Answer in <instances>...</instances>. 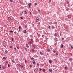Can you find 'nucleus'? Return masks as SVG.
Wrapping results in <instances>:
<instances>
[{"label": "nucleus", "mask_w": 73, "mask_h": 73, "mask_svg": "<svg viewBox=\"0 0 73 73\" xmlns=\"http://www.w3.org/2000/svg\"><path fill=\"white\" fill-rule=\"evenodd\" d=\"M33 27H34V26H35L34 24H33Z\"/></svg>", "instance_id": "nucleus-64"}, {"label": "nucleus", "mask_w": 73, "mask_h": 73, "mask_svg": "<svg viewBox=\"0 0 73 73\" xmlns=\"http://www.w3.org/2000/svg\"><path fill=\"white\" fill-rule=\"evenodd\" d=\"M26 47H27V48H28L29 47L28 45L27 44H26Z\"/></svg>", "instance_id": "nucleus-20"}, {"label": "nucleus", "mask_w": 73, "mask_h": 73, "mask_svg": "<svg viewBox=\"0 0 73 73\" xmlns=\"http://www.w3.org/2000/svg\"><path fill=\"white\" fill-rule=\"evenodd\" d=\"M3 59H4V60H5V59H6V58H5V57L4 56L3 57Z\"/></svg>", "instance_id": "nucleus-17"}, {"label": "nucleus", "mask_w": 73, "mask_h": 73, "mask_svg": "<svg viewBox=\"0 0 73 73\" xmlns=\"http://www.w3.org/2000/svg\"><path fill=\"white\" fill-rule=\"evenodd\" d=\"M8 67H9V68H10V65H9V64H8Z\"/></svg>", "instance_id": "nucleus-30"}, {"label": "nucleus", "mask_w": 73, "mask_h": 73, "mask_svg": "<svg viewBox=\"0 0 73 73\" xmlns=\"http://www.w3.org/2000/svg\"><path fill=\"white\" fill-rule=\"evenodd\" d=\"M11 39L12 40V41H13V38H11Z\"/></svg>", "instance_id": "nucleus-40"}, {"label": "nucleus", "mask_w": 73, "mask_h": 73, "mask_svg": "<svg viewBox=\"0 0 73 73\" xmlns=\"http://www.w3.org/2000/svg\"><path fill=\"white\" fill-rule=\"evenodd\" d=\"M72 58H70L69 59V61H72Z\"/></svg>", "instance_id": "nucleus-10"}, {"label": "nucleus", "mask_w": 73, "mask_h": 73, "mask_svg": "<svg viewBox=\"0 0 73 73\" xmlns=\"http://www.w3.org/2000/svg\"><path fill=\"white\" fill-rule=\"evenodd\" d=\"M31 60H35V58H31Z\"/></svg>", "instance_id": "nucleus-21"}, {"label": "nucleus", "mask_w": 73, "mask_h": 73, "mask_svg": "<svg viewBox=\"0 0 73 73\" xmlns=\"http://www.w3.org/2000/svg\"><path fill=\"white\" fill-rule=\"evenodd\" d=\"M25 15H27V11H25Z\"/></svg>", "instance_id": "nucleus-22"}, {"label": "nucleus", "mask_w": 73, "mask_h": 73, "mask_svg": "<svg viewBox=\"0 0 73 73\" xmlns=\"http://www.w3.org/2000/svg\"><path fill=\"white\" fill-rule=\"evenodd\" d=\"M14 49H15V50H16V48L15 47V48H14Z\"/></svg>", "instance_id": "nucleus-55"}, {"label": "nucleus", "mask_w": 73, "mask_h": 73, "mask_svg": "<svg viewBox=\"0 0 73 73\" xmlns=\"http://www.w3.org/2000/svg\"><path fill=\"white\" fill-rule=\"evenodd\" d=\"M40 54H41V55H42L43 54V53H42V52H40Z\"/></svg>", "instance_id": "nucleus-23"}, {"label": "nucleus", "mask_w": 73, "mask_h": 73, "mask_svg": "<svg viewBox=\"0 0 73 73\" xmlns=\"http://www.w3.org/2000/svg\"><path fill=\"white\" fill-rule=\"evenodd\" d=\"M10 33H13V31H10Z\"/></svg>", "instance_id": "nucleus-19"}, {"label": "nucleus", "mask_w": 73, "mask_h": 73, "mask_svg": "<svg viewBox=\"0 0 73 73\" xmlns=\"http://www.w3.org/2000/svg\"><path fill=\"white\" fill-rule=\"evenodd\" d=\"M12 62H15V60L13 59L12 60Z\"/></svg>", "instance_id": "nucleus-28"}, {"label": "nucleus", "mask_w": 73, "mask_h": 73, "mask_svg": "<svg viewBox=\"0 0 73 73\" xmlns=\"http://www.w3.org/2000/svg\"><path fill=\"white\" fill-rule=\"evenodd\" d=\"M25 49L26 51H27V48H25Z\"/></svg>", "instance_id": "nucleus-46"}, {"label": "nucleus", "mask_w": 73, "mask_h": 73, "mask_svg": "<svg viewBox=\"0 0 73 73\" xmlns=\"http://www.w3.org/2000/svg\"><path fill=\"white\" fill-rule=\"evenodd\" d=\"M56 56H57V55H58V53H56Z\"/></svg>", "instance_id": "nucleus-49"}, {"label": "nucleus", "mask_w": 73, "mask_h": 73, "mask_svg": "<svg viewBox=\"0 0 73 73\" xmlns=\"http://www.w3.org/2000/svg\"><path fill=\"white\" fill-rule=\"evenodd\" d=\"M42 37H44V35H43L42 36Z\"/></svg>", "instance_id": "nucleus-60"}, {"label": "nucleus", "mask_w": 73, "mask_h": 73, "mask_svg": "<svg viewBox=\"0 0 73 73\" xmlns=\"http://www.w3.org/2000/svg\"><path fill=\"white\" fill-rule=\"evenodd\" d=\"M30 15H32V13H31V12H30Z\"/></svg>", "instance_id": "nucleus-56"}, {"label": "nucleus", "mask_w": 73, "mask_h": 73, "mask_svg": "<svg viewBox=\"0 0 73 73\" xmlns=\"http://www.w3.org/2000/svg\"><path fill=\"white\" fill-rule=\"evenodd\" d=\"M48 28L49 29H50V26H48Z\"/></svg>", "instance_id": "nucleus-31"}, {"label": "nucleus", "mask_w": 73, "mask_h": 73, "mask_svg": "<svg viewBox=\"0 0 73 73\" xmlns=\"http://www.w3.org/2000/svg\"><path fill=\"white\" fill-rule=\"evenodd\" d=\"M60 46L61 48H63V45H62V44H61L60 45Z\"/></svg>", "instance_id": "nucleus-15"}, {"label": "nucleus", "mask_w": 73, "mask_h": 73, "mask_svg": "<svg viewBox=\"0 0 73 73\" xmlns=\"http://www.w3.org/2000/svg\"><path fill=\"white\" fill-rule=\"evenodd\" d=\"M54 35L55 37H56V36H57V34L56 33H55Z\"/></svg>", "instance_id": "nucleus-18"}, {"label": "nucleus", "mask_w": 73, "mask_h": 73, "mask_svg": "<svg viewBox=\"0 0 73 73\" xmlns=\"http://www.w3.org/2000/svg\"><path fill=\"white\" fill-rule=\"evenodd\" d=\"M9 20H11V18L10 17H9Z\"/></svg>", "instance_id": "nucleus-16"}, {"label": "nucleus", "mask_w": 73, "mask_h": 73, "mask_svg": "<svg viewBox=\"0 0 73 73\" xmlns=\"http://www.w3.org/2000/svg\"><path fill=\"white\" fill-rule=\"evenodd\" d=\"M47 52H50V49H49V48L47 50Z\"/></svg>", "instance_id": "nucleus-12"}, {"label": "nucleus", "mask_w": 73, "mask_h": 73, "mask_svg": "<svg viewBox=\"0 0 73 73\" xmlns=\"http://www.w3.org/2000/svg\"><path fill=\"white\" fill-rule=\"evenodd\" d=\"M28 5L29 6V8H31V6H32V3H30L29 4H28Z\"/></svg>", "instance_id": "nucleus-1"}, {"label": "nucleus", "mask_w": 73, "mask_h": 73, "mask_svg": "<svg viewBox=\"0 0 73 73\" xmlns=\"http://www.w3.org/2000/svg\"><path fill=\"white\" fill-rule=\"evenodd\" d=\"M5 64H7V63H8V61L5 62Z\"/></svg>", "instance_id": "nucleus-42"}, {"label": "nucleus", "mask_w": 73, "mask_h": 73, "mask_svg": "<svg viewBox=\"0 0 73 73\" xmlns=\"http://www.w3.org/2000/svg\"><path fill=\"white\" fill-rule=\"evenodd\" d=\"M55 38H56V39L57 40H58V38H56V37H55Z\"/></svg>", "instance_id": "nucleus-57"}, {"label": "nucleus", "mask_w": 73, "mask_h": 73, "mask_svg": "<svg viewBox=\"0 0 73 73\" xmlns=\"http://www.w3.org/2000/svg\"><path fill=\"white\" fill-rule=\"evenodd\" d=\"M24 18H23V17H21V20H23V19Z\"/></svg>", "instance_id": "nucleus-25"}, {"label": "nucleus", "mask_w": 73, "mask_h": 73, "mask_svg": "<svg viewBox=\"0 0 73 73\" xmlns=\"http://www.w3.org/2000/svg\"><path fill=\"white\" fill-rule=\"evenodd\" d=\"M19 3H20V4H21V1H20L19 0Z\"/></svg>", "instance_id": "nucleus-35"}, {"label": "nucleus", "mask_w": 73, "mask_h": 73, "mask_svg": "<svg viewBox=\"0 0 73 73\" xmlns=\"http://www.w3.org/2000/svg\"><path fill=\"white\" fill-rule=\"evenodd\" d=\"M38 12L39 13H40V10H38Z\"/></svg>", "instance_id": "nucleus-44"}, {"label": "nucleus", "mask_w": 73, "mask_h": 73, "mask_svg": "<svg viewBox=\"0 0 73 73\" xmlns=\"http://www.w3.org/2000/svg\"><path fill=\"white\" fill-rule=\"evenodd\" d=\"M36 69H37V70H38V68L37 67L36 68Z\"/></svg>", "instance_id": "nucleus-62"}, {"label": "nucleus", "mask_w": 73, "mask_h": 73, "mask_svg": "<svg viewBox=\"0 0 73 73\" xmlns=\"http://www.w3.org/2000/svg\"><path fill=\"white\" fill-rule=\"evenodd\" d=\"M25 63L27 62V60H25Z\"/></svg>", "instance_id": "nucleus-58"}, {"label": "nucleus", "mask_w": 73, "mask_h": 73, "mask_svg": "<svg viewBox=\"0 0 73 73\" xmlns=\"http://www.w3.org/2000/svg\"><path fill=\"white\" fill-rule=\"evenodd\" d=\"M34 49H32V52H34Z\"/></svg>", "instance_id": "nucleus-47"}, {"label": "nucleus", "mask_w": 73, "mask_h": 73, "mask_svg": "<svg viewBox=\"0 0 73 73\" xmlns=\"http://www.w3.org/2000/svg\"><path fill=\"white\" fill-rule=\"evenodd\" d=\"M33 64L34 65H35V64H36V61H35V60H33Z\"/></svg>", "instance_id": "nucleus-8"}, {"label": "nucleus", "mask_w": 73, "mask_h": 73, "mask_svg": "<svg viewBox=\"0 0 73 73\" xmlns=\"http://www.w3.org/2000/svg\"><path fill=\"white\" fill-rule=\"evenodd\" d=\"M38 25H40V22H38Z\"/></svg>", "instance_id": "nucleus-36"}, {"label": "nucleus", "mask_w": 73, "mask_h": 73, "mask_svg": "<svg viewBox=\"0 0 73 73\" xmlns=\"http://www.w3.org/2000/svg\"><path fill=\"white\" fill-rule=\"evenodd\" d=\"M33 47H34V49H36V47H35V45H34L33 46Z\"/></svg>", "instance_id": "nucleus-29"}, {"label": "nucleus", "mask_w": 73, "mask_h": 73, "mask_svg": "<svg viewBox=\"0 0 73 73\" xmlns=\"http://www.w3.org/2000/svg\"><path fill=\"white\" fill-rule=\"evenodd\" d=\"M66 69H68V67H65L64 68V69H65V70Z\"/></svg>", "instance_id": "nucleus-24"}, {"label": "nucleus", "mask_w": 73, "mask_h": 73, "mask_svg": "<svg viewBox=\"0 0 73 73\" xmlns=\"http://www.w3.org/2000/svg\"><path fill=\"white\" fill-rule=\"evenodd\" d=\"M37 65H38V66H39V64H38V63H37Z\"/></svg>", "instance_id": "nucleus-61"}, {"label": "nucleus", "mask_w": 73, "mask_h": 73, "mask_svg": "<svg viewBox=\"0 0 73 73\" xmlns=\"http://www.w3.org/2000/svg\"><path fill=\"white\" fill-rule=\"evenodd\" d=\"M48 39H49V38H46V40H48Z\"/></svg>", "instance_id": "nucleus-59"}, {"label": "nucleus", "mask_w": 73, "mask_h": 73, "mask_svg": "<svg viewBox=\"0 0 73 73\" xmlns=\"http://www.w3.org/2000/svg\"><path fill=\"white\" fill-rule=\"evenodd\" d=\"M3 46L4 47H6V46L4 45H3Z\"/></svg>", "instance_id": "nucleus-48"}, {"label": "nucleus", "mask_w": 73, "mask_h": 73, "mask_svg": "<svg viewBox=\"0 0 73 73\" xmlns=\"http://www.w3.org/2000/svg\"><path fill=\"white\" fill-rule=\"evenodd\" d=\"M39 20V18L38 17H36V22H38V20Z\"/></svg>", "instance_id": "nucleus-2"}, {"label": "nucleus", "mask_w": 73, "mask_h": 73, "mask_svg": "<svg viewBox=\"0 0 73 73\" xmlns=\"http://www.w3.org/2000/svg\"><path fill=\"white\" fill-rule=\"evenodd\" d=\"M42 71L43 72H45V69L43 68L42 69Z\"/></svg>", "instance_id": "nucleus-14"}, {"label": "nucleus", "mask_w": 73, "mask_h": 73, "mask_svg": "<svg viewBox=\"0 0 73 73\" xmlns=\"http://www.w3.org/2000/svg\"><path fill=\"white\" fill-rule=\"evenodd\" d=\"M20 15L21 16H22V13L21 12L20 13Z\"/></svg>", "instance_id": "nucleus-33"}, {"label": "nucleus", "mask_w": 73, "mask_h": 73, "mask_svg": "<svg viewBox=\"0 0 73 73\" xmlns=\"http://www.w3.org/2000/svg\"><path fill=\"white\" fill-rule=\"evenodd\" d=\"M20 29H21V26H19V30H20Z\"/></svg>", "instance_id": "nucleus-26"}, {"label": "nucleus", "mask_w": 73, "mask_h": 73, "mask_svg": "<svg viewBox=\"0 0 73 73\" xmlns=\"http://www.w3.org/2000/svg\"><path fill=\"white\" fill-rule=\"evenodd\" d=\"M69 45H70V46H71V49H73V47L72 45V44H69Z\"/></svg>", "instance_id": "nucleus-7"}, {"label": "nucleus", "mask_w": 73, "mask_h": 73, "mask_svg": "<svg viewBox=\"0 0 73 73\" xmlns=\"http://www.w3.org/2000/svg\"><path fill=\"white\" fill-rule=\"evenodd\" d=\"M49 62L50 63V64H51V62H52V60H49Z\"/></svg>", "instance_id": "nucleus-5"}, {"label": "nucleus", "mask_w": 73, "mask_h": 73, "mask_svg": "<svg viewBox=\"0 0 73 73\" xmlns=\"http://www.w3.org/2000/svg\"><path fill=\"white\" fill-rule=\"evenodd\" d=\"M14 33H15L16 34V33H17V32H16V31H15L14 32Z\"/></svg>", "instance_id": "nucleus-50"}, {"label": "nucleus", "mask_w": 73, "mask_h": 73, "mask_svg": "<svg viewBox=\"0 0 73 73\" xmlns=\"http://www.w3.org/2000/svg\"><path fill=\"white\" fill-rule=\"evenodd\" d=\"M53 52L54 53H56V50H53Z\"/></svg>", "instance_id": "nucleus-41"}, {"label": "nucleus", "mask_w": 73, "mask_h": 73, "mask_svg": "<svg viewBox=\"0 0 73 73\" xmlns=\"http://www.w3.org/2000/svg\"><path fill=\"white\" fill-rule=\"evenodd\" d=\"M69 2H67L66 3V4H69Z\"/></svg>", "instance_id": "nucleus-54"}, {"label": "nucleus", "mask_w": 73, "mask_h": 73, "mask_svg": "<svg viewBox=\"0 0 73 73\" xmlns=\"http://www.w3.org/2000/svg\"><path fill=\"white\" fill-rule=\"evenodd\" d=\"M23 33H27V31L24 30L23 31Z\"/></svg>", "instance_id": "nucleus-9"}, {"label": "nucleus", "mask_w": 73, "mask_h": 73, "mask_svg": "<svg viewBox=\"0 0 73 73\" xmlns=\"http://www.w3.org/2000/svg\"><path fill=\"white\" fill-rule=\"evenodd\" d=\"M71 15H68V17L69 18H71Z\"/></svg>", "instance_id": "nucleus-4"}, {"label": "nucleus", "mask_w": 73, "mask_h": 73, "mask_svg": "<svg viewBox=\"0 0 73 73\" xmlns=\"http://www.w3.org/2000/svg\"><path fill=\"white\" fill-rule=\"evenodd\" d=\"M62 40H64V38H62Z\"/></svg>", "instance_id": "nucleus-53"}, {"label": "nucleus", "mask_w": 73, "mask_h": 73, "mask_svg": "<svg viewBox=\"0 0 73 73\" xmlns=\"http://www.w3.org/2000/svg\"><path fill=\"white\" fill-rule=\"evenodd\" d=\"M30 40V42L31 43V44H32V40H33V39H31L29 40Z\"/></svg>", "instance_id": "nucleus-3"}, {"label": "nucleus", "mask_w": 73, "mask_h": 73, "mask_svg": "<svg viewBox=\"0 0 73 73\" xmlns=\"http://www.w3.org/2000/svg\"><path fill=\"white\" fill-rule=\"evenodd\" d=\"M1 66L0 65V69H1Z\"/></svg>", "instance_id": "nucleus-51"}, {"label": "nucleus", "mask_w": 73, "mask_h": 73, "mask_svg": "<svg viewBox=\"0 0 73 73\" xmlns=\"http://www.w3.org/2000/svg\"><path fill=\"white\" fill-rule=\"evenodd\" d=\"M10 48H12V46H10Z\"/></svg>", "instance_id": "nucleus-45"}, {"label": "nucleus", "mask_w": 73, "mask_h": 73, "mask_svg": "<svg viewBox=\"0 0 73 73\" xmlns=\"http://www.w3.org/2000/svg\"><path fill=\"white\" fill-rule=\"evenodd\" d=\"M69 8H68V9H66V11H69Z\"/></svg>", "instance_id": "nucleus-32"}, {"label": "nucleus", "mask_w": 73, "mask_h": 73, "mask_svg": "<svg viewBox=\"0 0 73 73\" xmlns=\"http://www.w3.org/2000/svg\"><path fill=\"white\" fill-rule=\"evenodd\" d=\"M30 68H32V65H31L30 66Z\"/></svg>", "instance_id": "nucleus-52"}, {"label": "nucleus", "mask_w": 73, "mask_h": 73, "mask_svg": "<svg viewBox=\"0 0 73 73\" xmlns=\"http://www.w3.org/2000/svg\"><path fill=\"white\" fill-rule=\"evenodd\" d=\"M19 67H20V68H21V66L20 64H19Z\"/></svg>", "instance_id": "nucleus-38"}, {"label": "nucleus", "mask_w": 73, "mask_h": 73, "mask_svg": "<svg viewBox=\"0 0 73 73\" xmlns=\"http://www.w3.org/2000/svg\"><path fill=\"white\" fill-rule=\"evenodd\" d=\"M39 69H40V71H41V70H42V69H41V68H40Z\"/></svg>", "instance_id": "nucleus-43"}, {"label": "nucleus", "mask_w": 73, "mask_h": 73, "mask_svg": "<svg viewBox=\"0 0 73 73\" xmlns=\"http://www.w3.org/2000/svg\"><path fill=\"white\" fill-rule=\"evenodd\" d=\"M17 48L18 49H19V47L17 46Z\"/></svg>", "instance_id": "nucleus-34"}, {"label": "nucleus", "mask_w": 73, "mask_h": 73, "mask_svg": "<svg viewBox=\"0 0 73 73\" xmlns=\"http://www.w3.org/2000/svg\"><path fill=\"white\" fill-rule=\"evenodd\" d=\"M35 5H37V3H35Z\"/></svg>", "instance_id": "nucleus-37"}, {"label": "nucleus", "mask_w": 73, "mask_h": 73, "mask_svg": "<svg viewBox=\"0 0 73 73\" xmlns=\"http://www.w3.org/2000/svg\"><path fill=\"white\" fill-rule=\"evenodd\" d=\"M3 44H5V41H3V42H2Z\"/></svg>", "instance_id": "nucleus-27"}, {"label": "nucleus", "mask_w": 73, "mask_h": 73, "mask_svg": "<svg viewBox=\"0 0 73 73\" xmlns=\"http://www.w3.org/2000/svg\"><path fill=\"white\" fill-rule=\"evenodd\" d=\"M5 54H7V50H5Z\"/></svg>", "instance_id": "nucleus-11"}, {"label": "nucleus", "mask_w": 73, "mask_h": 73, "mask_svg": "<svg viewBox=\"0 0 73 73\" xmlns=\"http://www.w3.org/2000/svg\"><path fill=\"white\" fill-rule=\"evenodd\" d=\"M53 71V70H52V69H49V72H52Z\"/></svg>", "instance_id": "nucleus-6"}, {"label": "nucleus", "mask_w": 73, "mask_h": 73, "mask_svg": "<svg viewBox=\"0 0 73 73\" xmlns=\"http://www.w3.org/2000/svg\"><path fill=\"white\" fill-rule=\"evenodd\" d=\"M23 65L21 66V68H23Z\"/></svg>", "instance_id": "nucleus-63"}, {"label": "nucleus", "mask_w": 73, "mask_h": 73, "mask_svg": "<svg viewBox=\"0 0 73 73\" xmlns=\"http://www.w3.org/2000/svg\"><path fill=\"white\" fill-rule=\"evenodd\" d=\"M52 29H54V26H52Z\"/></svg>", "instance_id": "nucleus-13"}, {"label": "nucleus", "mask_w": 73, "mask_h": 73, "mask_svg": "<svg viewBox=\"0 0 73 73\" xmlns=\"http://www.w3.org/2000/svg\"><path fill=\"white\" fill-rule=\"evenodd\" d=\"M10 1L12 3L13 1V0H10Z\"/></svg>", "instance_id": "nucleus-39"}]
</instances>
